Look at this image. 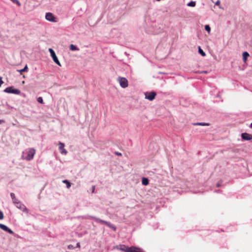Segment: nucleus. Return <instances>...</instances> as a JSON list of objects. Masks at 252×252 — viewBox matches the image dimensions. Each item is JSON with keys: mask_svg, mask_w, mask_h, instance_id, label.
Wrapping results in <instances>:
<instances>
[{"mask_svg": "<svg viewBox=\"0 0 252 252\" xmlns=\"http://www.w3.org/2000/svg\"><path fill=\"white\" fill-rule=\"evenodd\" d=\"M35 154V150L33 148H29L23 152V157L27 160H32Z\"/></svg>", "mask_w": 252, "mask_h": 252, "instance_id": "obj_1", "label": "nucleus"}, {"mask_svg": "<svg viewBox=\"0 0 252 252\" xmlns=\"http://www.w3.org/2000/svg\"><path fill=\"white\" fill-rule=\"evenodd\" d=\"M4 92L6 93L15 94H19L21 93L19 90L15 89L14 87H7L4 90Z\"/></svg>", "mask_w": 252, "mask_h": 252, "instance_id": "obj_2", "label": "nucleus"}, {"mask_svg": "<svg viewBox=\"0 0 252 252\" xmlns=\"http://www.w3.org/2000/svg\"><path fill=\"white\" fill-rule=\"evenodd\" d=\"M49 51L50 53L51 56L52 57L54 62L56 63H57L58 65L61 66V65L60 62H59L54 51L52 48H49Z\"/></svg>", "mask_w": 252, "mask_h": 252, "instance_id": "obj_3", "label": "nucleus"}, {"mask_svg": "<svg viewBox=\"0 0 252 252\" xmlns=\"http://www.w3.org/2000/svg\"><path fill=\"white\" fill-rule=\"evenodd\" d=\"M156 95L157 94L155 92H146L145 93V98L151 101L155 99Z\"/></svg>", "mask_w": 252, "mask_h": 252, "instance_id": "obj_4", "label": "nucleus"}, {"mask_svg": "<svg viewBox=\"0 0 252 252\" xmlns=\"http://www.w3.org/2000/svg\"><path fill=\"white\" fill-rule=\"evenodd\" d=\"M95 220L97 222H99V223H101V224H105V225H106L107 226H109V227H110V228H112V229H114V230H116V227H115V226H114V225H111L109 222H107V221H106L103 220H101V219H98V218H95Z\"/></svg>", "mask_w": 252, "mask_h": 252, "instance_id": "obj_5", "label": "nucleus"}, {"mask_svg": "<svg viewBox=\"0 0 252 252\" xmlns=\"http://www.w3.org/2000/svg\"><path fill=\"white\" fill-rule=\"evenodd\" d=\"M45 18L47 20L52 22H56V17L54 16V15L50 12H48L45 15Z\"/></svg>", "mask_w": 252, "mask_h": 252, "instance_id": "obj_6", "label": "nucleus"}, {"mask_svg": "<svg viewBox=\"0 0 252 252\" xmlns=\"http://www.w3.org/2000/svg\"><path fill=\"white\" fill-rule=\"evenodd\" d=\"M0 228L8 232L11 234H13V231L12 230H11L10 228H8L6 225L0 223Z\"/></svg>", "mask_w": 252, "mask_h": 252, "instance_id": "obj_7", "label": "nucleus"}, {"mask_svg": "<svg viewBox=\"0 0 252 252\" xmlns=\"http://www.w3.org/2000/svg\"><path fill=\"white\" fill-rule=\"evenodd\" d=\"M59 148L60 150L61 151V153L62 154L66 155L67 154L66 150L64 149V145L63 143L62 142H60L59 144Z\"/></svg>", "mask_w": 252, "mask_h": 252, "instance_id": "obj_8", "label": "nucleus"}, {"mask_svg": "<svg viewBox=\"0 0 252 252\" xmlns=\"http://www.w3.org/2000/svg\"><path fill=\"white\" fill-rule=\"evenodd\" d=\"M242 138L245 140H250L252 139V135L247 133L242 134Z\"/></svg>", "mask_w": 252, "mask_h": 252, "instance_id": "obj_9", "label": "nucleus"}, {"mask_svg": "<svg viewBox=\"0 0 252 252\" xmlns=\"http://www.w3.org/2000/svg\"><path fill=\"white\" fill-rule=\"evenodd\" d=\"M128 252H143L142 249L135 247H129Z\"/></svg>", "mask_w": 252, "mask_h": 252, "instance_id": "obj_10", "label": "nucleus"}, {"mask_svg": "<svg viewBox=\"0 0 252 252\" xmlns=\"http://www.w3.org/2000/svg\"><path fill=\"white\" fill-rule=\"evenodd\" d=\"M121 86L124 88L128 86L127 80H118Z\"/></svg>", "mask_w": 252, "mask_h": 252, "instance_id": "obj_11", "label": "nucleus"}, {"mask_svg": "<svg viewBox=\"0 0 252 252\" xmlns=\"http://www.w3.org/2000/svg\"><path fill=\"white\" fill-rule=\"evenodd\" d=\"M16 206L18 208L22 210L23 211H24L25 210H26V208L25 206L24 205H23V204H22L20 202H19V203H17V204L16 205Z\"/></svg>", "mask_w": 252, "mask_h": 252, "instance_id": "obj_12", "label": "nucleus"}, {"mask_svg": "<svg viewBox=\"0 0 252 252\" xmlns=\"http://www.w3.org/2000/svg\"><path fill=\"white\" fill-rule=\"evenodd\" d=\"M129 247H128L125 245H120L119 249L124 252H128Z\"/></svg>", "mask_w": 252, "mask_h": 252, "instance_id": "obj_13", "label": "nucleus"}, {"mask_svg": "<svg viewBox=\"0 0 252 252\" xmlns=\"http://www.w3.org/2000/svg\"><path fill=\"white\" fill-rule=\"evenodd\" d=\"M250 56L249 54L247 52H244L243 53V60L244 63H246L248 57Z\"/></svg>", "mask_w": 252, "mask_h": 252, "instance_id": "obj_14", "label": "nucleus"}, {"mask_svg": "<svg viewBox=\"0 0 252 252\" xmlns=\"http://www.w3.org/2000/svg\"><path fill=\"white\" fill-rule=\"evenodd\" d=\"M142 183L143 185L147 186L149 184V180L146 178H143L142 180Z\"/></svg>", "mask_w": 252, "mask_h": 252, "instance_id": "obj_15", "label": "nucleus"}, {"mask_svg": "<svg viewBox=\"0 0 252 252\" xmlns=\"http://www.w3.org/2000/svg\"><path fill=\"white\" fill-rule=\"evenodd\" d=\"M198 52L203 57L206 56L205 53L203 51L200 46L198 47Z\"/></svg>", "mask_w": 252, "mask_h": 252, "instance_id": "obj_16", "label": "nucleus"}, {"mask_svg": "<svg viewBox=\"0 0 252 252\" xmlns=\"http://www.w3.org/2000/svg\"><path fill=\"white\" fill-rule=\"evenodd\" d=\"M195 125L201 126H210L209 123H197L194 124Z\"/></svg>", "mask_w": 252, "mask_h": 252, "instance_id": "obj_17", "label": "nucleus"}, {"mask_svg": "<svg viewBox=\"0 0 252 252\" xmlns=\"http://www.w3.org/2000/svg\"><path fill=\"white\" fill-rule=\"evenodd\" d=\"M63 183L64 184H66V187H67V189H69V188H70L71 184H70V183L68 180H63Z\"/></svg>", "mask_w": 252, "mask_h": 252, "instance_id": "obj_18", "label": "nucleus"}, {"mask_svg": "<svg viewBox=\"0 0 252 252\" xmlns=\"http://www.w3.org/2000/svg\"><path fill=\"white\" fill-rule=\"evenodd\" d=\"M70 49L72 51H76V50H78V48L76 46L74 45L73 44H71L70 45Z\"/></svg>", "mask_w": 252, "mask_h": 252, "instance_id": "obj_19", "label": "nucleus"}, {"mask_svg": "<svg viewBox=\"0 0 252 252\" xmlns=\"http://www.w3.org/2000/svg\"><path fill=\"white\" fill-rule=\"evenodd\" d=\"M196 5L195 1H191L188 3L187 5L189 6L194 7Z\"/></svg>", "mask_w": 252, "mask_h": 252, "instance_id": "obj_20", "label": "nucleus"}, {"mask_svg": "<svg viewBox=\"0 0 252 252\" xmlns=\"http://www.w3.org/2000/svg\"><path fill=\"white\" fill-rule=\"evenodd\" d=\"M205 30L207 31L208 32H210L211 31V28L208 25H206L205 26Z\"/></svg>", "mask_w": 252, "mask_h": 252, "instance_id": "obj_21", "label": "nucleus"}, {"mask_svg": "<svg viewBox=\"0 0 252 252\" xmlns=\"http://www.w3.org/2000/svg\"><path fill=\"white\" fill-rule=\"evenodd\" d=\"M13 3L17 4L18 6H21V3L18 0H11Z\"/></svg>", "mask_w": 252, "mask_h": 252, "instance_id": "obj_22", "label": "nucleus"}, {"mask_svg": "<svg viewBox=\"0 0 252 252\" xmlns=\"http://www.w3.org/2000/svg\"><path fill=\"white\" fill-rule=\"evenodd\" d=\"M37 101L39 103H43V99L41 97H39L37 98Z\"/></svg>", "mask_w": 252, "mask_h": 252, "instance_id": "obj_23", "label": "nucleus"}, {"mask_svg": "<svg viewBox=\"0 0 252 252\" xmlns=\"http://www.w3.org/2000/svg\"><path fill=\"white\" fill-rule=\"evenodd\" d=\"M10 196L12 199V200L13 199H15L16 198V197H15V194L14 193H10Z\"/></svg>", "mask_w": 252, "mask_h": 252, "instance_id": "obj_24", "label": "nucleus"}, {"mask_svg": "<svg viewBox=\"0 0 252 252\" xmlns=\"http://www.w3.org/2000/svg\"><path fill=\"white\" fill-rule=\"evenodd\" d=\"M13 202L15 204L17 205V203H19V201L18 200V199H17L15 198V199H13Z\"/></svg>", "mask_w": 252, "mask_h": 252, "instance_id": "obj_25", "label": "nucleus"}, {"mask_svg": "<svg viewBox=\"0 0 252 252\" xmlns=\"http://www.w3.org/2000/svg\"><path fill=\"white\" fill-rule=\"evenodd\" d=\"M3 218V214L2 212L0 211V220H2Z\"/></svg>", "mask_w": 252, "mask_h": 252, "instance_id": "obj_26", "label": "nucleus"}, {"mask_svg": "<svg viewBox=\"0 0 252 252\" xmlns=\"http://www.w3.org/2000/svg\"><path fill=\"white\" fill-rule=\"evenodd\" d=\"M27 68V66H26V67H25V68H23V69H21V70H17V72H19V73H21L22 71H24V70H25V69H26Z\"/></svg>", "mask_w": 252, "mask_h": 252, "instance_id": "obj_27", "label": "nucleus"}, {"mask_svg": "<svg viewBox=\"0 0 252 252\" xmlns=\"http://www.w3.org/2000/svg\"><path fill=\"white\" fill-rule=\"evenodd\" d=\"M220 0H218V1L216 2V3H215V4H216V5H220Z\"/></svg>", "mask_w": 252, "mask_h": 252, "instance_id": "obj_28", "label": "nucleus"}, {"mask_svg": "<svg viewBox=\"0 0 252 252\" xmlns=\"http://www.w3.org/2000/svg\"><path fill=\"white\" fill-rule=\"evenodd\" d=\"M95 190V186H93L92 187V192L94 193Z\"/></svg>", "mask_w": 252, "mask_h": 252, "instance_id": "obj_29", "label": "nucleus"}, {"mask_svg": "<svg viewBox=\"0 0 252 252\" xmlns=\"http://www.w3.org/2000/svg\"><path fill=\"white\" fill-rule=\"evenodd\" d=\"M3 82L2 80H0V86H1V85L2 84H3Z\"/></svg>", "mask_w": 252, "mask_h": 252, "instance_id": "obj_30", "label": "nucleus"}, {"mask_svg": "<svg viewBox=\"0 0 252 252\" xmlns=\"http://www.w3.org/2000/svg\"><path fill=\"white\" fill-rule=\"evenodd\" d=\"M118 79H126L125 77H119Z\"/></svg>", "mask_w": 252, "mask_h": 252, "instance_id": "obj_31", "label": "nucleus"}, {"mask_svg": "<svg viewBox=\"0 0 252 252\" xmlns=\"http://www.w3.org/2000/svg\"><path fill=\"white\" fill-rule=\"evenodd\" d=\"M116 154L117 155H121V153H117Z\"/></svg>", "mask_w": 252, "mask_h": 252, "instance_id": "obj_32", "label": "nucleus"}, {"mask_svg": "<svg viewBox=\"0 0 252 252\" xmlns=\"http://www.w3.org/2000/svg\"><path fill=\"white\" fill-rule=\"evenodd\" d=\"M77 245V247H80V244H79V243H78Z\"/></svg>", "mask_w": 252, "mask_h": 252, "instance_id": "obj_33", "label": "nucleus"}, {"mask_svg": "<svg viewBox=\"0 0 252 252\" xmlns=\"http://www.w3.org/2000/svg\"><path fill=\"white\" fill-rule=\"evenodd\" d=\"M3 120H0V124L1 123V122H3Z\"/></svg>", "mask_w": 252, "mask_h": 252, "instance_id": "obj_34", "label": "nucleus"}, {"mask_svg": "<svg viewBox=\"0 0 252 252\" xmlns=\"http://www.w3.org/2000/svg\"><path fill=\"white\" fill-rule=\"evenodd\" d=\"M25 83V81H22V84H24Z\"/></svg>", "mask_w": 252, "mask_h": 252, "instance_id": "obj_35", "label": "nucleus"}, {"mask_svg": "<svg viewBox=\"0 0 252 252\" xmlns=\"http://www.w3.org/2000/svg\"><path fill=\"white\" fill-rule=\"evenodd\" d=\"M251 127L252 128V123L251 124Z\"/></svg>", "mask_w": 252, "mask_h": 252, "instance_id": "obj_36", "label": "nucleus"}, {"mask_svg": "<svg viewBox=\"0 0 252 252\" xmlns=\"http://www.w3.org/2000/svg\"><path fill=\"white\" fill-rule=\"evenodd\" d=\"M0 79H2V77H0Z\"/></svg>", "mask_w": 252, "mask_h": 252, "instance_id": "obj_37", "label": "nucleus"}]
</instances>
